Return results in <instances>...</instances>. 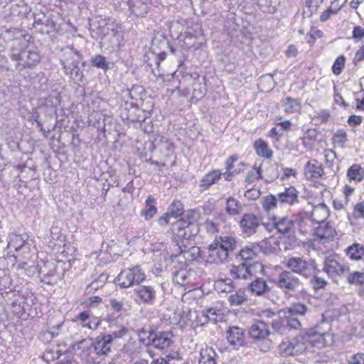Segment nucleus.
<instances>
[{
  "label": "nucleus",
  "instance_id": "f257e3e1",
  "mask_svg": "<svg viewBox=\"0 0 364 364\" xmlns=\"http://www.w3.org/2000/svg\"><path fill=\"white\" fill-rule=\"evenodd\" d=\"M328 334L321 331V327L316 326L313 328L308 329L304 333L295 338L291 341H284L279 345V350L284 356L292 355L295 353L303 351L306 343L312 345L324 344L325 337Z\"/></svg>",
  "mask_w": 364,
  "mask_h": 364
},
{
  "label": "nucleus",
  "instance_id": "f03ea898",
  "mask_svg": "<svg viewBox=\"0 0 364 364\" xmlns=\"http://www.w3.org/2000/svg\"><path fill=\"white\" fill-rule=\"evenodd\" d=\"M10 58L15 63V68L22 71L26 68L36 67L41 60L37 48L33 43L23 41L13 46L10 50Z\"/></svg>",
  "mask_w": 364,
  "mask_h": 364
},
{
  "label": "nucleus",
  "instance_id": "7ed1b4c3",
  "mask_svg": "<svg viewBox=\"0 0 364 364\" xmlns=\"http://www.w3.org/2000/svg\"><path fill=\"white\" fill-rule=\"evenodd\" d=\"M62 55L60 63L63 66L65 74L69 76L74 83L80 85L84 81L82 68L85 63H82V56L73 47H65L61 49Z\"/></svg>",
  "mask_w": 364,
  "mask_h": 364
},
{
  "label": "nucleus",
  "instance_id": "20e7f679",
  "mask_svg": "<svg viewBox=\"0 0 364 364\" xmlns=\"http://www.w3.org/2000/svg\"><path fill=\"white\" fill-rule=\"evenodd\" d=\"M26 234L18 235L11 233L9 235L7 245L8 254L12 255L16 259L14 264L18 269H26L28 261L31 257V247Z\"/></svg>",
  "mask_w": 364,
  "mask_h": 364
},
{
  "label": "nucleus",
  "instance_id": "39448f33",
  "mask_svg": "<svg viewBox=\"0 0 364 364\" xmlns=\"http://www.w3.org/2000/svg\"><path fill=\"white\" fill-rule=\"evenodd\" d=\"M173 240L177 250L186 251L188 246L192 245L193 238L199 232L197 224L181 219L173 224Z\"/></svg>",
  "mask_w": 364,
  "mask_h": 364
},
{
  "label": "nucleus",
  "instance_id": "423d86ee",
  "mask_svg": "<svg viewBox=\"0 0 364 364\" xmlns=\"http://www.w3.org/2000/svg\"><path fill=\"white\" fill-rule=\"evenodd\" d=\"M230 273L232 278L243 280H250L252 277L256 276V274H267L265 267L260 262L252 263L242 262L239 264L232 265Z\"/></svg>",
  "mask_w": 364,
  "mask_h": 364
},
{
  "label": "nucleus",
  "instance_id": "0eeeda50",
  "mask_svg": "<svg viewBox=\"0 0 364 364\" xmlns=\"http://www.w3.org/2000/svg\"><path fill=\"white\" fill-rule=\"evenodd\" d=\"M286 266L293 274H298L305 278L311 277L317 272H320L316 267L314 259L306 260L300 257H289Z\"/></svg>",
  "mask_w": 364,
  "mask_h": 364
},
{
  "label": "nucleus",
  "instance_id": "6e6552de",
  "mask_svg": "<svg viewBox=\"0 0 364 364\" xmlns=\"http://www.w3.org/2000/svg\"><path fill=\"white\" fill-rule=\"evenodd\" d=\"M146 279V275L140 266L136 265L121 271L115 279V283L121 288H128L139 284Z\"/></svg>",
  "mask_w": 364,
  "mask_h": 364
},
{
  "label": "nucleus",
  "instance_id": "1a4fd4ad",
  "mask_svg": "<svg viewBox=\"0 0 364 364\" xmlns=\"http://www.w3.org/2000/svg\"><path fill=\"white\" fill-rule=\"evenodd\" d=\"M272 329L279 334H286L291 330L299 329L301 323L298 318L288 314L285 310L278 311V316L271 321Z\"/></svg>",
  "mask_w": 364,
  "mask_h": 364
},
{
  "label": "nucleus",
  "instance_id": "9d476101",
  "mask_svg": "<svg viewBox=\"0 0 364 364\" xmlns=\"http://www.w3.org/2000/svg\"><path fill=\"white\" fill-rule=\"evenodd\" d=\"M275 283L285 294L289 296H292L294 293L299 291L302 287L301 280L289 270L281 272Z\"/></svg>",
  "mask_w": 364,
  "mask_h": 364
},
{
  "label": "nucleus",
  "instance_id": "9b49d317",
  "mask_svg": "<svg viewBox=\"0 0 364 364\" xmlns=\"http://www.w3.org/2000/svg\"><path fill=\"white\" fill-rule=\"evenodd\" d=\"M80 359L88 364H99L100 360L96 357L92 341L82 339L70 347Z\"/></svg>",
  "mask_w": 364,
  "mask_h": 364
},
{
  "label": "nucleus",
  "instance_id": "f8f14e48",
  "mask_svg": "<svg viewBox=\"0 0 364 364\" xmlns=\"http://www.w3.org/2000/svg\"><path fill=\"white\" fill-rule=\"evenodd\" d=\"M151 112L140 109L136 102L133 100H127L121 105V117L131 122H142L150 114Z\"/></svg>",
  "mask_w": 364,
  "mask_h": 364
},
{
  "label": "nucleus",
  "instance_id": "ddd939ff",
  "mask_svg": "<svg viewBox=\"0 0 364 364\" xmlns=\"http://www.w3.org/2000/svg\"><path fill=\"white\" fill-rule=\"evenodd\" d=\"M119 316L114 314H107L105 318L108 323L109 332L104 334L108 338L110 337L112 341L123 338L129 331L127 326L119 323Z\"/></svg>",
  "mask_w": 364,
  "mask_h": 364
},
{
  "label": "nucleus",
  "instance_id": "4468645a",
  "mask_svg": "<svg viewBox=\"0 0 364 364\" xmlns=\"http://www.w3.org/2000/svg\"><path fill=\"white\" fill-rule=\"evenodd\" d=\"M261 225L262 218L254 213H245L239 221L241 231L247 236L255 234Z\"/></svg>",
  "mask_w": 364,
  "mask_h": 364
},
{
  "label": "nucleus",
  "instance_id": "2eb2a0df",
  "mask_svg": "<svg viewBox=\"0 0 364 364\" xmlns=\"http://www.w3.org/2000/svg\"><path fill=\"white\" fill-rule=\"evenodd\" d=\"M261 276H262L261 274H256V276L252 277L251 282L247 284V289L252 295L266 297L269 294L271 287H269L266 279Z\"/></svg>",
  "mask_w": 364,
  "mask_h": 364
},
{
  "label": "nucleus",
  "instance_id": "dca6fc26",
  "mask_svg": "<svg viewBox=\"0 0 364 364\" xmlns=\"http://www.w3.org/2000/svg\"><path fill=\"white\" fill-rule=\"evenodd\" d=\"M173 335L171 331H156L151 339L150 347L152 346L155 349L166 353L173 344Z\"/></svg>",
  "mask_w": 364,
  "mask_h": 364
},
{
  "label": "nucleus",
  "instance_id": "f3484780",
  "mask_svg": "<svg viewBox=\"0 0 364 364\" xmlns=\"http://www.w3.org/2000/svg\"><path fill=\"white\" fill-rule=\"evenodd\" d=\"M94 346V351L95 352L96 357H107L112 351L113 341L110 337H107L104 333L97 336L92 341Z\"/></svg>",
  "mask_w": 364,
  "mask_h": 364
},
{
  "label": "nucleus",
  "instance_id": "a211bd4d",
  "mask_svg": "<svg viewBox=\"0 0 364 364\" xmlns=\"http://www.w3.org/2000/svg\"><path fill=\"white\" fill-rule=\"evenodd\" d=\"M115 4L119 3V6L124 9L127 6L130 12L136 16H144L148 12V4L146 0H114Z\"/></svg>",
  "mask_w": 364,
  "mask_h": 364
},
{
  "label": "nucleus",
  "instance_id": "6ab92c4d",
  "mask_svg": "<svg viewBox=\"0 0 364 364\" xmlns=\"http://www.w3.org/2000/svg\"><path fill=\"white\" fill-rule=\"evenodd\" d=\"M323 271L332 279L341 277L349 267L334 259H326L324 262Z\"/></svg>",
  "mask_w": 364,
  "mask_h": 364
},
{
  "label": "nucleus",
  "instance_id": "aec40b11",
  "mask_svg": "<svg viewBox=\"0 0 364 364\" xmlns=\"http://www.w3.org/2000/svg\"><path fill=\"white\" fill-rule=\"evenodd\" d=\"M229 253L218 243L213 242L208 247V258L210 262L222 264L228 261Z\"/></svg>",
  "mask_w": 364,
  "mask_h": 364
},
{
  "label": "nucleus",
  "instance_id": "412c9836",
  "mask_svg": "<svg viewBox=\"0 0 364 364\" xmlns=\"http://www.w3.org/2000/svg\"><path fill=\"white\" fill-rule=\"evenodd\" d=\"M299 192L294 187L285 188L282 192L277 194L280 207L284 205H293L299 202Z\"/></svg>",
  "mask_w": 364,
  "mask_h": 364
},
{
  "label": "nucleus",
  "instance_id": "4be33fe9",
  "mask_svg": "<svg viewBox=\"0 0 364 364\" xmlns=\"http://www.w3.org/2000/svg\"><path fill=\"white\" fill-rule=\"evenodd\" d=\"M248 333L254 340H263L269 335L268 321H257L249 328Z\"/></svg>",
  "mask_w": 364,
  "mask_h": 364
},
{
  "label": "nucleus",
  "instance_id": "5701e85b",
  "mask_svg": "<svg viewBox=\"0 0 364 364\" xmlns=\"http://www.w3.org/2000/svg\"><path fill=\"white\" fill-rule=\"evenodd\" d=\"M273 225L277 231L282 234L291 235L294 233V220L289 217H274L273 219Z\"/></svg>",
  "mask_w": 364,
  "mask_h": 364
},
{
  "label": "nucleus",
  "instance_id": "b1692460",
  "mask_svg": "<svg viewBox=\"0 0 364 364\" xmlns=\"http://www.w3.org/2000/svg\"><path fill=\"white\" fill-rule=\"evenodd\" d=\"M134 292L140 303L151 304L156 299V291L151 286H139Z\"/></svg>",
  "mask_w": 364,
  "mask_h": 364
},
{
  "label": "nucleus",
  "instance_id": "393cba45",
  "mask_svg": "<svg viewBox=\"0 0 364 364\" xmlns=\"http://www.w3.org/2000/svg\"><path fill=\"white\" fill-rule=\"evenodd\" d=\"M260 252V247L255 244L247 245L242 248L236 255V258H240L242 262H247V263L254 262Z\"/></svg>",
  "mask_w": 364,
  "mask_h": 364
},
{
  "label": "nucleus",
  "instance_id": "a878e982",
  "mask_svg": "<svg viewBox=\"0 0 364 364\" xmlns=\"http://www.w3.org/2000/svg\"><path fill=\"white\" fill-rule=\"evenodd\" d=\"M227 339L235 348L244 346V331L237 326H231L227 331Z\"/></svg>",
  "mask_w": 364,
  "mask_h": 364
},
{
  "label": "nucleus",
  "instance_id": "bb28decb",
  "mask_svg": "<svg viewBox=\"0 0 364 364\" xmlns=\"http://www.w3.org/2000/svg\"><path fill=\"white\" fill-rule=\"evenodd\" d=\"M48 268L47 272L41 269L39 273L42 274L41 281L47 284L54 285L61 279L60 274L57 273V267L54 263H48L46 267Z\"/></svg>",
  "mask_w": 364,
  "mask_h": 364
},
{
  "label": "nucleus",
  "instance_id": "cd10ccee",
  "mask_svg": "<svg viewBox=\"0 0 364 364\" xmlns=\"http://www.w3.org/2000/svg\"><path fill=\"white\" fill-rule=\"evenodd\" d=\"M323 174V169L318 161L312 159L309 161L304 167L305 177L309 180L318 179Z\"/></svg>",
  "mask_w": 364,
  "mask_h": 364
},
{
  "label": "nucleus",
  "instance_id": "c85d7f7f",
  "mask_svg": "<svg viewBox=\"0 0 364 364\" xmlns=\"http://www.w3.org/2000/svg\"><path fill=\"white\" fill-rule=\"evenodd\" d=\"M336 233V230L328 223L319 224L315 230V236L323 243L332 240Z\"/></svg>",
  "mask_w": 364,
  "mask_h": 364
},
{
  "label": "nucleus",
  "instance_id": "c756f323",
  "mask_svg": "<svg viewBox=\"0 0 364 364\" xmlns=\"http://www.w3.org/2000/svg\"><path fill=\"white\" fill-rule=\"evenodd\" d=\"M156 331H155L151 325H144L137 331L139 343L144 346L150 347L151 339Z\"/></svg>",
  "mask_w": 364,
  "mask_h": 364
},
{
  "label": "nucleus",
  "instance_id": "7c9ffc66",
  "mask_svg": "<svg viewBox=\"0 0 364 364\" xmlns=\"http://www.w3.org/2000/svg\"><path fill=\"white\" fill-rule=\"evenodd\" d=\"M329 215L328 208L324 203L315 206L311 212V220L318 224L324 223Z\"/></svg>",
  "mask_w": 364,
  "mask_h": 364
},
{
  "label": "nucleus",
  "instance_id": "2f4dec72",
  "mask_svg": "<svg viewBox=\"0 0 364 364\" xmlns=\"http://www.w3.org/2000/svg\"><path fill=\"white\" fill-rule=\"evenodd\" d=\"M222 176V173L218 169H214L206 173L200 180L199 186L203 190L209 188L212 185L218 181Z\"/></svg>",
  "mask_w": 364,
  "mask_h": 364
},
{
  "label": "nucleus",
  "instance_id": "473e14b6",
  "mask_svg": "<svg viewBox=\"0 0 364 364\" xmlns=\"http://www.w3.org/2000/svg\"><path fill=\"white\" fill-rule=\"evenodd\" d=\"M109 306L111 311H112L109 314H114L116 316H119V318H122V316L126 314L129 310L130 307L124 299H109Z\"/></svg>",
  "mask_w": 364,
  "mask_h": 364
},
{
  "label": "nucleus",
  "instance_id": "72a5a7b5",
  "mask_svg": "<svg viewBox=\"0 0 364 364\" xmlns=\"http://www.w3.org/2000/svg\"><path fill=\"white\" fill-rule=\"evenodd\" d=\"M201 314L208 321H212L214 323L221 322L224 318L223 309L217 307H210L203 309Z\"/></svg>",
  "mask_w": 364,
  "mask_h": 364
},
{
  "label": "nucleus",
  "instance_id": "f704fd0d",
  "mask_svg": "<svg viewBox=\"0 0 364 364\" xmlns=\"http://www.w3.org/2000/svg\"><path fill=\"white\" fill-rule=\"evenodd\" d=\"M157 213L156 200L152 196H149L145 201L144 208L141 210L140 215L146 220L151 219Z\"/></svg>",
  "mask_w": 364,
  "mask_h": 364
},
{
  "label": "nucleus",
  "instance_id": "c9c22d12",
  "mask_svg": "<svg viewBox=\"0 0 364 364\" xmlns=\"http://www.w3.org/2000/svg\"><path fill=\"white\" fill-rule=\"evenodd\" d=\"M127 92L131 101L133 100V102H136L139 107L143 106V101L146 93L142 86L134 85L130 90H128Z\"/></svg>",
  "mask_w": 364,
  "mask_h": 364
},
{
  "label": "nucleus",
  "instance_id": "e433bc0d",
  "mask_svg": "<svg viewBox=\"0 0 364 364\" xmlns=\"http://www.w3.org/2000/svg\"><path fill=\"white\" fill-rule=\"evenodd\" d=\"M217 357L216 353L212 348H203L200 351L198 364H217Z\"/></svg>",
  "mask_w": 364,
  "mask_h": 364
},
{
  "label": "nucleus",
  "instance_id": "4c0bfd02",
  "mask_svg": "<svg viewBox=\"0 0 364 364\" xmlns=\"http://www.w3.org/2000/svg\"><path fill=\"white\" fill-rule=\"evenodd\" d=\"M254 148L257 154L260 157L271 159L273 156V151L269 148L268 144L261 139L255 141Z\"/></svg>",
  "mask_w": 364,
  "mask_h": 364
},
{
  "label": "nucleus",
  "instance_id": "58836bf2",
  "mask_svg": "<svg viewBox=\"0 0 364 364\" xmlns=\"http://www.w3.org/2000/svg\"><path fill=\"white\" fill-rule=\"evenodd\" d=\"M65 321L63 318H60V319L56 320L53 317H50L48 319L47 325H48V332L51 336V338H55L58 336L63 327Z\"/></svg>",
  "mask_w": 364,
  "mask_h": 364
},
{
  "label": "nucleus",
  "instance_id": "ea45409f",
  "mask_svg": "<svg viewBox=\"0 0 364 364\" xmlns=\"http://www.w3.org/2000/svg\"><path fill=\"white\" fill-rule=\"evenodd\" d=\"M225 211L230 215H237L242 211V205L237 199L229 197L226 200Z\"/></svg>",
  "mask_w": 364,
  "mask_h": 364
},
{
  "label": "nucleus",
  "instance_id": "a19ab883",
  "mask_svg": "<svg viewBox=\"0 0 364 364\" xmlns=\"http://www.w3.org/2000/svg\"><path fill=\"white\" fill-rule=\"evenodd\" d=\"M213 242L218 243V245L221 246V247H223V249L228 253L236 247V240L234 237L230 236L219 237Z\"/></svg>",
  "mask_w": 364,
  "mask_h": 364
},
{
  "label": "nucleus",
  "instance_id": "79ce46f5",
  "mask_svg": "<svg viewBox=\"0 0 364 364\" xmlns=\"http://www.w3.org/2000/svg\"><path fill=\"white\" fill-rule=\"evenodd\" d=\"M230 306H240L247 301V296L242 289H239L230 294L228 298Z\"/></svg>",
  "mask_w": 364,
  "mask_h": 364
},
{
  "label": "nucleus",
  "instance_id": "37998d69",
  "mask_svg": "<svg viewBox=\"0 0 364 364\" xmlns=\"http://www.w3.org/2000/svg\"><path fill=\"white\" fill-rule=\"evenodd\" d=\"M346 254L352 259H360L364 255V247L359 243H354L348 247Z\"/></svg>",
  "mask_w": 364,
  "mask_h": 364
},
{
  "label": "nucleus",
  "instance_id": "c03bdc74",
  "mask_svg": "<svg viewBox=\"0 0 364 364\" xmlns=\"http://www.w3.org/2000/svg\"><path fill=\"white\" fill-rule=\"evenodd\" d=\"M42 33H46L48 35H52L57 32V23L53 21L51 16H48L46 20H44L42 26L38 29Z\"/></svg>",
  "mask_w": 364,
  "mask_h": 364
},
{
  "label": "nucleus",
  "instance_id": "a18cd8bd",
  "mask_svg": "<svg viewBox=\"0 0 364 364\" xmlns=\"http://www.w3.org/2000/svg\"><path fill=\"white\" fill-rule=\"evenodd\" d=\"M347 176L350 180L361 181L364 178V169L360 165L355 164L348 168Z\"/></svg>",
  "mask_w": 364,
  "mask_h": 364
},
{
  "label": "nucleus",
  "instance_id": "49530a36",
  "mask_svg": "<svg viewBox=\"0 0 364 364\" xmlns=\"http://www.w3.org/2000/svg\"><path fill=\"white\" fill-rule=\"evenodd\" d=\"M341 0H334L331 3V6H335V4H337ZM346 2H347V0H342V4L341 5H338V6H336L334 8L330 7L329 9H328L327 10L323 11L320 16L321 21H323V22L326 21L328 19H329V18L331 17V15L336 14L342 9V7L346 4Z\"/></svg>",
  "mask_w": 364,
  "mask_h": 364
},
{
  "label": "nucleus",
  "instance_id": "de8ad7c7",
  "mask_svg": "<svg viewBox=\"0 0 364 364\" xmlns=\"http://www.w3.org/2000/svg\"><path fill=\"white\" fill-rule=\"evenodd\" d=\"M277 206H280V202L278 200L277 195H268L262 202V208L265 211H270Z\"/></svg>",
  "mask_w": 364,
  "mask_h": 364
},
{
  "label": "nucleus",
  "instance_id": "09e8293b",
  "mask_svg": "<svg viewBox=\"0 0 364 364\" xmlns=\"http://www.w3.org/2000/svg\"><path fill=\"white\" fill-rule=\"evenodd\" d=\"M77 318L81 321V324L83 327L87 328L89 329L95 330L100 323V321H97V322L95 323V326H92L91 324L90 313L87 311L80 313L77 316Z\"/></svg>",
  "mask_w": 364,
  "mask_h": 364
},
{
  "label": "nucleus",
  "instance_id": "8fccbe9b",
  "mask_svg": "<svg viewBox=\"0 0 364 364\" xmlns=\"http://www.w3.org/2000/svg\"><path fill=\"white\" fill-rule=\"evenodd\" d=\"M13 290V285L11 283V279L9 275L4 274L0 277V294L3 296L8 294Z\"/></svg>",
  "mask_w": 364,
  "mask_h": 364
},
{
  "label": "nucleus",
  "instance_id": "3c124183",
  "mask_svg": "<svg viewBox=\"0 0 364 364\" xmlns=\"http://www.w3.org/2000/svg\"><path fill=\"white\" fill-rule=\"evenodd\" d=\"M308 308L305 304L301 303H294L289 308H288L286 312L294 317V316H304Z\"/></svg>",
  "mask_w": 364,
  "mask_h": 364
},
{
  "label": "nucleus",
  "instance_id": "603ef678",
  "mask_svg": "<svg viewBox=\"0 0 364 364\" xmlns=\"http://www.w3.org/2000/svg\"><path fill=\"white\" fill-rule=\"evenodd\" d=\"M195 242H193L192 245L187 247L186 251L181 252L177 250L179 254H184L185 257L189 260H195L200 257V247L195 246Z\"/></svg>",
  "mask_w": 364,
  "mask_h": 364
},
{
  "label": "nucleus",
  "instance_id": "864d4df0",
  "mask_svg": "<svg viewBox=\"0 0 364 364\" xmlns=\"http://www.w3.org/2000/svg\"><path fill=\"white\" fill-rule=\"evenodd\" d=\"M215 287L218 291L225 293H232L234 288L230 279L218 280L215 282Z\"/></svg>",
  "mask_w": 364,
  "mask_h": 364
},
{
  "label": "nucleus",
  "instance_id": "5fc2aeb1",
  "mask_svg": "<svg viewBox=\"0 0 364 364\" xmlns=\"http://www.w3.org/2000/svg\"><path fill=\"white\" fill-rule=\"evenodd\" d=\"M90 63L92 66L107 71L109 69V63L105 56L97 55L91 58Z\"/></svg>",
  "mask_w": 364,
  "mask_h": 364
},
{
  "label": "nucleus",
  "instance_id": "6e6d98bb",
  "mask_svg": "<svg viewBox=\"0 0 364 364\" xmlns=\"http://www.w3.org/2000/svg\"><path fill=\"white\" fill-rule=\"evenodd\" d=\"M167 212L171 217L178 218L183 213V205L180 201L175 200L169 205Z\"/></svg>",
  "mask_w": 364,
  "mask_h": 364
},
{
  "label": "nucleus",
  "instance_id": "4d7b16f0",
  "mask_svg": "<svg viewBox=\"0 0 364 364\" xmlns=\"http://www.w3.org/2000/svg\"><path fill=\"white\" fill-rule=\"evenodd\" d=\"M347 281L349 284L353 285L364 284V273L357 271L349 273L347 277Z\"/></svg>",
  "mask_w": 364,
  "mask_h": 364
},
{
  "label": "nucleus",
  "instance_id": "13d9d810",
  "mask_svg": "<svg viewBox=\"0 0 364 364\" xmlns=\"http://www.w3.org/2000/svg\"><path fill=\"white\" fill-rule=\"evenodd\" d=\"M284 111L287 113H294L299 109L300 105L297 100L287 97L284 103Z\"/></svg>",
  "mask_w": 364,
  "mask_h": 364
},
{
  "label": "nucleus",
  "instance_id": "bf43d9fd",
  "mask_svg": "<svg viewBox=\"0 0 364 364\" xmlns=\"http://www.w3.org/2000/svg\"><path fill=\"white\" fill-rule=\"evenodd\" d=\"M346 57L343 55H339L333 63L332 72L336 75H339L345 67Z\"/></svg>",
  "mask_w": 364,
  "mask_h": 364
},
{
  "label": "nucleus",
  "instance_id": "052dcab7",
  "mask_svg": "<svg viewBox=\"0 0 364 364\" xmlns=\"http://www.w3.org/2000/svg\"><path fill=\"white\" fill-rule=\"evenodd\" d=\"M318 272H319L314 273V274L311 276V277H309L310 283L315 290L323 289L327 284V282L324 279L318 277L317 274Z\"/></svg>",
  "mask_w": 364,
  "mask_h": 364
},
{
  "label": "nucleus",
  "instance_id": "680f3d73",
  "mask_svg": "<svg viewBox=\"0 0 364 364\" xmlns=\"http://www.w3.org/2000/svg\"><path fill=\"white\" fill-rule=\"evenodd\" d=\"M277 316L278 312L276 313L271 309H266L262 312L261 318L262 320L261 321H268V326L271 325V321H274Z\"/></svg>",
  "mask_w": 364,
  "mask_h": 364
},
{
  "label": "nucleus",
  "instance_id": "e2e57ef3",
  "mask_svg": "<svg viewBox=\"0 0 364 364\" xmlns=\"http://www.w3.org/2000/svg\"><path fill=\"white\" fill-rule=\"evenodd\" d=\"M48 16H46L44 13L39 11L33 14V26L37 28L38 26H42L44 20L47 18Z\"/></svg>",
  "mask_w": 364,
  "mask_h": 364
},
{
  "label": "nucleus",
  "instance_id": "0e129e2a",
  "mask_svg": "<svg viewBox=\"0 0 364 364\" xmlns=\"http://www.w3.org/2000/svg\"><path fill=\"white\" fill-rule=\"evenodd\" d=\"M306 220H311V213H309L306 211H301L296 216V220L294 222L296 223L299 226H301Z\"/></svg>",
  "mask_w": 364,
  "mask_h": 364
},
{
  "label": "nucleus",
  "instance_id": "69168bd1",
  "mask_svg": "<svg viewBox=\"0 0 364 364\" xmlns=\"http://www.w3.org/2000/svg\"><path fill=\"white\" fill-rule=\"evenodd\" d=\"M348 364H364V353H358L349 358Z\"/></svg>",
  "mask_w": 364,
  "mask_h": 364
},
{
  "label": "nucleus",
  "instance_id": "338daca9",
  "mask_svg": "<svg viewBox=\"0 0 364 364\" xmlns=\"http://www.w3.org/2000/svg\"><path fill=\"white\" fill-rule=\"evenodd\" d=\"M353 38L359 41L364 38V28L360 26H355L353 29Z\"/></svg>",
  "mask_w": 364,
  "mask_h": 364
},
{
  "label": "nucleus",
  "instance_id": "774afa93",
  "mask_svg": "<svg viewBox=\"0 0 364 364\" xmlns=\"http://www.w3.org/2000/svg\"><path fill=\"white\" fill-rule=\"evenodd\" d=\"M335 140L341 144H343L347 141V134L343 129H338L334 134Z\"/></svg>",
  "mask_w": 364,
  "mask_h": 364
}]
</instances>
